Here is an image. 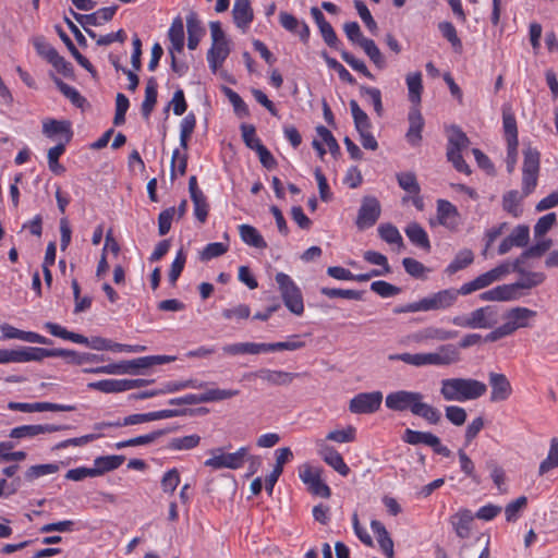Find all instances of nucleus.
Segmentation results:
<instances>
[{
    "label": "nucleus",
    "instance_id": "obj_1",
    "mask_svg": "<svg viewBox=\"0 0 558 558\" xmlns=\"http://www.w3.org/2000/svg\"><path fill=\"white\" fill-rule=\"evenodd\" d=\"M386 407L396 412L410 411L429 424H437L441 418L438 409L424 402V396L418 391L397 390L389 392L385 398Z\"/></svg>",
    "mask_w": 558,
    "mask_h": 558
},
{
    "label": "nucleus",
    "instance_id": "obj_2",
    "mask_svg": "<svg viewBox=\"0 0 558 558\" xmlns=\"http://www.w3.org/2000/svg\"><path fill=\"white\" fill-rule=\"evenodd\" d=\"M389 361H401L414 367H447L457 364L461 360L459 348L447 343L438 345L430 352L396 353L388 355Z\"/></svg>",
    "mask_w": 558,
    "mask_h": 558
},
{
    "label": "nucleus",
    "instance_id": "obj_3",
    "mask_svg": "<svg viewBox=\"0 0 558 558\" xmlns=\"http://www.w3.org/2000/svg\"><path fill=\"white\" fill-rule=\"evenodd\" d=\"M439 391L446 401L466 402L483 397L487 386L477 379L453 377L442 379Z\"/></svg>",
    "mask_w": 558,
    "mask_h": 558
},
{
    "label": "nucleus",
    "instance_id": "obj_4",
    "mask_svg": "<svg viewBox=\"0 0 558 558\" xmlns=\"http://www.w3.org/2000/svg\"><path fill=\"white\" fill-rule=\"evenodd\" d=\"M304 347V342L299 339V336H292L287 341L274 343H256V342H238L226 344L222 350L229 355H243V354H260L277 351H295Z\"/></svg>",
    "mask_w": 558,
    "mask_h": 558
},
{
    "label": "nucleus",
    "instance_id": "obj_5",
    "mask_svg": "<svg viewBox=\"0 0 558 558\" xmlns=\"http://www.w3.org/2000/svg\"><path fill=\"white\" fill-rule=\"evenodd\" d=\"M211 47L207 52L209 69L216 73L231 52L230 40L218 21L210 22Z\"/></svg>",
    "mask_w": 558,
    "mask_h": 558
},
{
    "label": "nucleus",
    "instance_id": "obj_6",
    "mask_svg": "<svg viewBox=\"0 0 558 558\" xmlns=\"http://www.w3.org/2000/svg\"><path fill=\"white\" fill-rule=\"evenodd\" d=\"M451 323L461 328L489 329L498 323V310L493 305L482 306L469 314L454 316Z\"/></svg>",
    "mask_w": 558,
    "mask_h": 558
},
{
    "label": "nucleus",
    "instance_id": "obj_7",
    "mask_svg": "<svg viewBox=\"0 0 558 558\" xmlns=\"http://www.w3.org/2000/svg\"><path fill=\"white\" fill-rule=\"evenodd\" d=\"M275 280L284 306L296 316L303 315V294L295 281L284 272H277Z\"/></svg>",
    "mask_w": 558,
    "mask_h": 558
},
{
    "label": "nucleus",
    "instance_id": "obj_8",
    "mask_svg": "<svg viewBox=\"0 0 558 558\" xmlns=\"http://www.w3.org/2000/svg\"><path fill=\"white\" fill-rule=\"evenodd\" d=\"M247 448L241 447L235 452L227 453L221 448L211 450V457L208 458L204 464L213 470L220 469H240L247 457Z\"/></svg>",
    "mask_w": 558,
    "mask_h": 558
},
{
    "label": "nucleus",
    "instance_id": "obj_9",
    "mask_svg": "<svg viewBox=\"0 0 558 558\" xmlns=\"http://www.w3.org/2000/svg\"><path fill=\"white\" fill-rule=\"evenodd\" d=\"M502 128L505 138L507 142V171L512 173L515 169L518 161V129L517 121L512 113L504 112L502 114Z\"/></svg>",
    "mask_w": 558,
    "mask_h": 558
},
{
    "label": "nucleus",
    "instance_id": "obj_10",
    "mask_svg": "<svg viewBox=\"0 0 558 558\" xmlns=\"http://www.w3.org/2000/svg\"><path fill=\"white\" fill-rule=\"evenodd\" d=\"M539 171V153L532 147L524 149V161L522 168V193L530 195L537 185Z\"/></svg>",
    "mask_w": 558,
    "mask_h": 558
},
{
    "label": "nucleus",
    "instance_id": "obj_11",
    "mask_svg": "<svg viewBox=\"0 0 558 558\" xmlns=\"http://www.w3.org/2000/svg\"><path fill=\"white\" fill-rule=\"evenodd\" d=\"M509 272V265L501 264L484 274H481L471 281L463 283L459 288L461 295H468L475 291L489 287L494 282L501 280Z\"/></svg>",
    "mask_w": 558,
    "mask_h": 558
},
{
    "label": "nucleus",
    "instance_id": "obj_12",
    "mask_svg": "<svg viewBox=\"0 0 558 558\" xmlns=\"http://www.w3.org/2000/svg\"><path fill=\"white\" fill-rule=\"evenodd\" d=\"M299 477L312 494L324 498L330 496V488L322 478V469L304 463L299 468Z\"/></svg>",
    "mask_w": 558,
    "mask_h": 558
},
{
    "label": "nucleus",
    "instance_id": "obj_13",
    "mask_svg": "<svg viewBox=\"0 0 558 558\" xmlns=\"http://www.w3.org/2000/svg\"><path fill=\"white\" fill-rule=\"evenodd\" d=\"M429 223L432 227L437 223L451 232H456L462 223V218L453 204L446 199H438L436 218L435 220L430 219Z\"/></svg>",
    "mask_w": 558,
    "mask_h": 558
},
{
    "label": "nucleus",
    "instance_id": "obj_14",
    "mask_svg": "<svg viewBox=\"0 0 558 558\" xmlns=\"http://www.w3.org/2000/svg\"><path fill=\"white\" fill-rule=\"evenodd\" d=\"M381 391L360 392L349 402V411L353 414H373L380 409L383 403Z\"/></svg>",
    "mask_w": 558,
    "mask_h": 558
},
{
    "label": "nucleus",
    "instance_id": "obj_15",
    "mask_svg": "<svg viewBox=\"0 0 558 558\" xmlns=\"http://www.w3.org/2000/svg\"><path fill=\"white\" fill-rule=\"evenodd\" d=\"M537 316V313L531 308L524 306H515L508 310L504 314L505 326L509 333H514L518 329L529 328L532 326V322Z\"/></svg>",
    "mask_w": 558,
    "mask_h": 558
},
{
    "label": "nucleus",
    "instance_id": "obj_16",
    "mask_svg": "<svg viewBox=\"0 0 558 558\" xmlns=\"http://www.w3.org/2000/svg\"><path fill=\"white\" fill-rule=\"evenodd\" d=\"M381 213L380 204L374 196H366L362 201L356 217V227L360 230H365L373 227L378 220Z\"/></svg>",
    "mask_w": 558,
    "mask_h": 558
},
{
    "label": "nucleus",
    "instance_id": "obj_17",
    "mask_svg": "<svg viewBox=\"0 0 558 558\" xmlns=\"http://www.w3.org/2000/svg\"><path fill=\"white\" fill-rule=\"evenodd\" d=\"M318 456L324 460L326 464L332 468L342 476H347L350 473V468L344 462L342 456L324 439L315 440Z\"/></svg>",
    "mask_w": 558,
    "mask_h": 558
},
{
    "label": "nucleus",
    "instance_id": "obj_18",
    "mask_svg": "<svg viewBox=\"0 0 558 558\" xmlns=\"http://www.w3.org/2000/svg\"><path fill=\"white\" fill-rule=\"evenodd\" d=\"M459 295V289H445L423 298L424 312L447 310L457 302Z\"/></svg>",
    "mask_w": 558,
    "mask_h": 558
},
{
    "label": "nucleus",
    "instance_id": "obj_19",
    "mask_svg": "<svg viewBox=\"0 0 558 558\" xmlns=\"http://www.w3.org/2000/svg\"><path fill=\"white\" fill-rule=\"evenodd\" d=\"M117 11V7H106V8H101L99 10H97L96 12H93L90 14H78V13H73L74 15V19L76 20V22H78L82 27L86 31V33L90 36V37H95V33H93L89 27L90 26H99V25H102L104 23L110 21L114 13Z\"/></svg>",
    "mask_w": 558,
    "mask_h": 558
},
{
    "label": "nucleus",
    "instance_id": "obj_20",
    "mask_svg": "<svg viewBox=\"0 0 558 558\" xmlns=\"http://www.w3.org/2000/svg\"><path fill=\"white\" fill-rule=\"evenodd\" d=\"M530 241V228L526 225H518L501 241L498 246V254L505 255L512 247H524Z\"/></svg>",
    "mask_w": 558,
    "mask_h": 558
},
{
    "label": "nucleus",
    "instance_id": "obj_21",
    "mask_svg": "<svg viewBox=\"0 0 558 558\" xmlns=\"http://www.w3.org/2000/svg\"><path fill=\"white\" fill-rule=\"evenodd\" d=\"M490 386L492 402H502L510 398L512 395V386L506 375L501 373H489L488 375Z\"/></svg>",
    "mask_w": 558,
    "mask_h": 558
},
{
    "label": "nucleus",
    "instance_id": "obj_22",
    "mask_svg": "<svg viewBox=\"0 0 558 558\" xmlns=\"http://www.w3.org/2000/svg\"><path fill=\"white\" fill-rule=\"evenodd\" d=\"M8 409H10L12 411H20V412H25V413L45 412V411L70 412V411L74 410V407L68 405V404L51 403V402L27 403V402L11 401L8 403Z\"/></svg>",
    "mask_w": 558,
    "mask_h": 558
},
{
    "label": "nucleus",
    "instance_id": "obj_23",
    "mask_svg": "<svg viewBox=\"0 0 558 558\" xmlns=\"http://www.w3.org/2000/svg\"><path fill=\"white\" fill-rule=\"evenodd\" d=\"M56 354L61 352L39 347H23L13 350V363L39 362L46 357H54Z\"/></svg>",
    "mask_w": 558,
    "mask_h": 558
},
{
    "label": "nucleus",
    "instance_id": "obj_24",
    "mask_svg": "<svg viewBox=\"0 0 558 558\" xmlns=\"http://www.w3.org/2000/svg\"><path fill=\"white\" fill-rule=\"evenodd\" d=\"M64 428V426L53 424L22 425L12 428L9 436L14 439L35 438L39 435L59 432Z\"/></svg>",
    "mask_w": 558,
    "mask_h": 558
},
{
    "label": "nucleus",
    "instance_id": "obj_25",
    "mask_svg": "<svg viewBox=\"0 0 558 558\" xmlns=\"http://www.w3.org/2000/svg\"><path fill=\"white\" fill-rule=\"evenodd\" d=\"M0 331L2 339L10 340V339H17L21 341L29 342V343H38V344H49L50 340L37 332L34 331H24L21 329L15 328L12 325L9 324H2L0 325Z\"/></svg>",
    "mask_w": 558,
    "mask_h": 558
},
{
    "label": "nucleus",
    "instance_id": "obj_26",
    "mask_svg": "<svg viewBox=\"0 0 558 558\" xmlns=\"http://www.w3.org/2000/svg\"><path fill=\"white\" fill-rule=\"evenodd\" d=\"M458 336L456 330H448L441 327L428 326L413 333L412 339L417 343L427 341H447Z\"/></svg>",
    "mask_w": 558,
    "mask_h": 558
},
{
    "label": "nucleus",
    "instance_id": "obj_27",
    "mask_svg": "<svg viewBox=\"0 0 558 558\" xmlns=\"http://www.w3.org/2000/svg\"><path fill=\"white\" fill-rule=\"evenodd\" d=\"M232 17L236 27L242 33H246L254 19L250 0H235L232 9Z\"/></svg>",
    "mask_w": 558,
    "mask_h": 558
},
{
    "label": "nucleus",
    "instance_id": "obj_28",
    "mask_svg": "<svg viewBox=\"0 0 558 558\" xmlns=\"http://www.w3.org/2000/svg\"><path fill=\"white\" fill-rule=\"evenodd\" d=\"M175 356L171 355H148L126 361L129 374L136 375L141 369L150 368L155 365H161L173 362Z\"/></svg>",
    "mask_w": 558,
    "mask_h": 558
},
{
    "label": "nucleus",
    "instance_id": "obj_29",
    "mask_svg": "<svg viewBox=\"0 0 558 558\" xmlns=\"http://www.w3.org/2000/svg\"><path fill=\"white\" fill-rule=\"evenodd\" d=\"M43 133L52 140H63L64 144L70 142L72 136L71 125L69 122L53 119L44 121Z\"/></svg>",
    "mask_w": 558,
    "mask_h": 558
},
{
    "label": "nucleus",
    "instance_id": "obj_30",
    "mask_svg": "<svg viewBox=\"0 0 558 558\" xmlns=\"http://www.w3.org/2000/svg\"><path fill=\"white\" fill-rule=\"evenodd\" d=\"M408 120L409 130L405 134V137L412 146H416L422 140V130L424 128V119L418 107H412L410 109Z\"/></svg>",
    "mask_w": 558,
    "mask_h": 558
},
{
    "label": "nucleus",
    "instance_id": "obj_31",
    "mask_svg": "<svg viewBox=\"0 0 558 558\" xmlns=\"http://www.w3.org/2000/svg\"><path fill=\"white\" fill-rule=\"evenodd\" d=\"M473 520L474 514L471 510L460 509L450 518V523L460 538H468L471 535Z\"/></svg>",
    "mask_w": 558,
    "mask_h": 558
},
{
    "label": "nucleus",
    "instance_id": "obj_32",
    "mask_svg": "<svg viewBox=\"0 0 558 558\" xmlns=\"http://www.w3.org/2000/svg\"><path fill=\"white\" fill-rule=\"evenodd\" d=\"M363 258L372 265L379 266V268L373 269L367 274H362V276H367L368 280L373 277H381L391 272V267L384 254L376 251H366L363 254Z\"/></svg>",
    "mask_w": 558,
    "mask_h": 558
},
{
    "label": "nucleus",
    "instance_id": "obj_33",
    "mask_svg": "<svg viewBox=\"0 0 558 558\" xmlns=\"http://www.w3.org/2000/svg\"><path fill=\"white\" fill-rule=\"evenodd\" d=\"M262 380L274 385V386H287L292 383L295 375L284 371H274L268 368H262L254 374Z\"/></svg>",
    "mask_w": 558,
    "mask_h": 558
},
{
    "label": "nucleus",
    "instance_id": "obj_34",
    "mask_svg": "<svg viewBox=\"0 0 558 558\" xmlns=\"http://www.w3.org/2000/svg\"><path fill=\"white\" fill-rule=\"evenodd\" d=\"M545 275L543 272H526L522 276L520 280L514 283H509L508 286L513 288L512 294L515 295V300H519L521 296V289H532L539 284H542L545 280Z\"/></svg>",
    "mask_w": 558,
    "mask_h": 558
},
{
    "label": "nucleus",
    "instance_id": "obj_35",
    "mask_svg": "<svg viewBox=\"0 0 558 558\" xmlns=\"http://www.w3.org/2000/svg\"><path fill=\"white\" fill-rule=\"evenodd\" d=\"M409 100L412 107H418L422 98L423 83L421 72H412L405 76Z\"/></svg>",
    "mask_w": 558,
    "mask_h": 558
},
{
    "label": "nucleus",
    "instance_id": "obj_36",
    "mask_svg": "<svg viewBox=\"0 0 558 558\" xmlns=\"http://www.w3.org/2000/svg\"><path fill=\"white\" fill-rule=\"evenodd\" d=\"M239 233L241 240L248 246L264 250L267 247V243L264 240L263 235L258 232L256 228L250 225H241L239 226Z\"/></svg>",
    "mask_w": 558,
    "mask_h": 558
},
{
    "label": "nucleus",
    "instance_id": "obj_37",
    "mask_svg": "<svg viewBox=\"0 0 558 558\" xmlns=\"http://www.w3.org/2000/svg\"><path fill=\"white\" fill-rule=\"evenodd\" d=\"M168 36L171 43L170 53L181 52L184 47V25L181 17H177L172 21Z\"/></svg>",
    "mask_w": 558,
    "mask_h": 558
},
{
    "label": "nucleus",
    "instance_id": "obj_38",
    "mask_svg": "<svg viewBox=\"0 0 558 558\" xmlns=\"http://www.w3.org/2000/svg\"><path fill=\"white\" fill-rule=\"evenodd\" d=\"M404 232L409 240L416 246L428 251L430 248V242L427 232L416 222H411L404 229Z\"/></svg>",
    "mask_w": 558,
    "mask_h": 558
},
{
    "label": "nucleus",
    "instance_id": "obj_39",
    "mask_svg": "<svg viewBox=\"0 0 558 558\" xmlns=\"http://www.w3.org/2000/svg\"><path fill=\"white\" fill-rule=\"evenodd\" d=\"M512 289L508 284L497 286L488 291H485L480 294V299L482 301H490V302H507V301H515V295L512 294Z\"/></svg>",
    "mask_w": 558,
    "mask_h": 558
},
{
    "label": "nucleus",
    "instance_id": "obj_40",
    "mask_svg": "<svg viewBox=\"0 0 558 558\" xmlns=\"http://www.w3.org/2000/svg\"><path fill=\"white\" fill-rule=\"evenodd\" d=\"M524 197H525V195L523 193L520 194L515 190H511V191L507 192L502 196L504 210L515 218L520 217L522 214L521 203Z\"/></svg>",
    "mask_w": 558,
    "mask_h": 558
},
{
    "label": "nucleus",
    "instance_id": "obj_41",
    "mask_svg": "<svg viewBox=\"0 0 558 558\" xmlns=\"http://www.w3.org/2000/svg\"><path fill=\"white\" fill-rule=\"evenodd\" d=\"M124 462L123 456H104L98 457L94 461L95 475H101L106 472L118 469Z\"/></svg>",
    "mask_w": 558,
    "mask_h": 558
},
{
    "label": "nucleus",
    "instance_id": "obj_42",
    "mask_svg": "<svg viewBox=\"0 0 558 558\" xmlns=\"http://www.w3.org/2000/svg\"><path fill=\"white\" fill-rule=\"evenodd\" d=\"M187 28V47L191 50L197 48L201 39L205 34V29L201 25V22L194 16L190 15L186 20Z\"/></svg>",
    "mask_w": 558,
    "mask_h": 558
},
{
    "label": "nucleus",
    "instance_id": "obj_43",
    "mask_svg": "<svg viewBox=\"0 0 558 558\" xmlns=\"http://www.w3.org/2000/svg\"><path fill=\"white\" fill-rule=\"evenodd\" d=\"M53 351H59L61 354H56L54 357H65L70 363L82 365L87 362H98L105 361L104 356H99L90 353H77L72 350L65 349H53Z\"/></svg>",
    "mask_w": 558,
    "mask_h": 558
},
{
    "label": "nucleus",
    "instance_id": "obj_44",
    "mask_svg": "<svg viewBox=\"0 0 558 558\" xmlns=\"http://www.w3.org/2000/svg\"><path fill=\"white\" fill-rule=\"evenodd\" d=\"M474 260V254L470 248L460 250L451 263L447 266L446 272L448 275H453L457 271L466 268Z\"/></svg>",
    "mask_w": 558,
    "mask_h": 558
},
{
    "label": "nucleus",
    "instance_id": "obj_45",
    "mask_svg": "<svg viewBox=\"0 0 558 558\" xmlns=\"http://www.w3.org/2000/svg\"><path fill=\"white\" fill-rule=\"evenodd\" d=\"M90 390H97L104 393L124 392V379H102L87 384Z\"/></svg>",
    "mask_w": 558,
    "mask_h": 558
},
{
    "label": "nucleus",
    "instance_id": "obj_46",
    "mask_svg": "<svg viewBox=\"0 0 558 558\" xmlns=\"http://www.w3.org/2000/svg\"><path fill=\"white\" fill-rule=\"evenodd\" d=\"M403 440L410 445H438V437L428 432H418L413 429H405Z\"/></svg>",
    "mask_w": 558,
    "mask_h": 558
},
{
    "label": "nucleus",
    "instance_id": "obj_47",
    "mask_svg": "<svg viewBox=\"0 0 558 558\" xmlns=\"http://www.w3.org/2000/svg\"><path fill=\"white\" fill-rule=\"evenodd\" d=\"M157 101V82L154 77H150L147 81L146 88H145V98L142 104V113L143 116L148 119L155 104Z\"/></svg>",
    "mask_w": 558,
    "mask_h": 558
},
{
    "label": "nucleus",
    "instance_id": "obj_48",
    "mask_svg": "<svg viewBox=\"0 0 558 558\" xmlns=\"http://www.w3.org/2000/svg\"><path fill=\"white\" fill-rule=\"evenodd\" d=\"M201 442V436L197 434L174 437L170 439L168 448L170 450H191L196 448Z\"/></svg>",
    "mask_w": 558,
    "mask_h": 558
},
{
    "label": "nucleus",
    "instance_id": "obj_49",
    "mask_svg": "<svg viewBox=\"0 0 558 558\" xmlns=\"http://www.w3.org/2000/svg\"><path fill=\"white\" fill-rule=\"evenodd\" d=\"M377 230L380 239L388 244H397L399 247L403 246L402 235L393 225L381 223Z\"/></svg>",
    "mask_w": 558,
    "mask_h": 558
},
{
    "label": "nucleus",
    "instance_id": "obj_50",
    "mask_svg": "<svg viewBox=\"0 0 558 558\" xmlns=\"http://www.w3.org/2000/svg\"><path fill=\"white\" fill-rule=\"evenodd\" d=\"M360 47L378 69H384L386 66L385 57L373 39L367 38L366 40H363Z\"/></svg>",
    "mask_w": 558,
    "mask_h": 558
},
{
    "label": "nucleus",
    "instance_id": "obj_51",
    "mask_svg": "<svg viewBox=\"0 0 558 558\" xmlns=\"http://www.w3.org/2000/svg\"><path fill=\"white\" fill-rule=\"evenodd\" d=\"M196 125V118L194 113H187L180 123V145L184 149L187 148V143L194 132Z\"/></svg>",
    "mask_w": 558,
    "mask_h": 558
},
{
    "label": "nucleus",
    "instance_id": "obj_52",
    "mask_svg": "<svg viewBox=\"0 0 558 558\" xmlns=\"http://www.w3.org/2000/svg\"><path fill=\"white\" fill-rule=\"evenodd\" d=\"M350 109L356 131L364 132L371 129L368 116L362 110L355 100L350 101Z\"/></svg>",
    "mask_w": 558,
    "mask_h": 558
},
{
    "label": "nucleus",
    "instance_id": "obj_53",
    "mask_svg": "<svg viewBox=\"0 0 558 558\" xmlns=\"http://www.w3.org/2000/svg\"><path fill=\"white\" fill-rule=\"evenodd\" d=\"M327 274L337 280H345V281H359L364 282L368 280L367 276H362V274L354 275L350 270L340 267V266H331L328 267Z\"/></svg>",
    "mask_w": 558,
    "mask_h": 558
},
{
    "label": "nucleus",
    "instance_id": "obj_54",
    "mask_svg": "<svg viewBox=\"0 0 558 558\" xmlns=\"http://www.w3.org/2000/svg\"><path fill=\"white\" fill-rule=\"evenodd\" d=\"M356 429L355 427L349 425L343 429H335L330 430L326 436V441H335L338 444H347L355 440Z\"/></svg>",
    "mask_w": 558,
    "mask_h": 558
},
{
    "label": "nucleus",
    "instance_id": "obj_55",
    "mask_svg": "<svg viewBox=\"0 0 558 558\" xmlns=\"http://www.w3.org/2000/svg\"><path fill=\"white\" fill-rule=\"evenodd\" d=\"M558 466V439L553 438L550 441L549 451L547 458L541 462L538 472L544 475L549 470Z\"/></svg>",
    "mask_w": 558,
    "mask_h": 558
},
{
    "label": "nucleus",
    "instance_id": "obj_56",
    "mask_svg": "<svg viewBox=\"0 0 558 558\" xmlns=\"http://www.w3.org/2000/svg\"><path fill=\"white\" fill-rule=\"evenodd\" d=\"M397 181L399 186L408 192L409 194L417 196L420 193V185L416 177L412 172H401L397 174Z\"/></svg>",
    "mask_w": 558,
    "mask_h": 558
},
{
    "label": "nucleus",
    "instance_id": "obj_57",
    "mask_svg": "<svg viewBox=\"0 0 558 558\" xmlns=\"http://www.w3.org/2000/svg\"><path fill=\"white\" fill-rule=\"evenodd\" d=\"M53 82L58 86L59 90L76 107H82L85 99L81 96L78 90L58 77H53Z\"/></svg>",
    "mask_w": 558,
    "mask_h": 558
},
{
    "label": "nucleus",
    "instance_id": "obj_58",
    "mask_svg": "<svg viewBox=\"0 0 558 558\" xmlns=\"http://www.w3.org/2000/svg\"><path fill=\"white\" fill-rule=\"evenodd\" d=\"M322 57L324 58L327 66L329 69L335 70L338 73L339 78L341 81L347 82L349 84L355 83V80L351 75V73L340 62H338L335 58L329 57L327 54V52H325V51L322 52Z\"/></svg>",
    "mask_w": 558,
    "mask_h": 558
},
{
    "label": "nucleus",
    "instance_id": "obj_59",
    "mask_svg": "<svg viewBox=\"0 0 558 558\" xmlns=\"http://www.w3.org/2000/svg\"><path fill=\"white\" fill-rule=\"evenodd\" d=\"M239 395V390L211 388L204 392L205 403L219 402L231 399Z\"/></svg>",
    "mask_w": 558,
    "mask_h": 558
},
{
    "label": "nucleus",
    "instance_id": "obj_60",
    "mask_svg": "<svg viewBox=\"0 0 558 558\" xmlns=\"http://www.w3.org/2000/svg\"><path fill=\"white\" fill-rule=\"evenodd\" d=\"M438 29L456 50H461L462 43L461 39L458 37L456 27L453 26L452 23L440 22L438 24Z\"/></svg>",
    "mask_w": 558,
    "mask_h": 558
},
{
    "label": "nucleus",
    "instance_id": "obj_61",
    "mask_svg": "<svg viewBox=\"0 0 558 558\" xmlns=\"http://www.w3.org/2000/svg\"><path fill=\"white\" fill-rule=\"evenodd\" d=\"M354 8L356 9L359 16L361 17L365 26L369 29V32L376 34L378 31V26L376 21L373 19L371 11L366 7V4L361 0H355Z\"/></svg>",
    "mask_w": 558,
    "mask_h": 558
},
{
    "label": "nucleus",
    "instance_id": "obj_62",
    "mask_svg": "<svg viewBox=\"0 0 558 558\" xmlns=\"http://www.w3.org/2000/svg\"><path fill=\"white\" fill-rule=\"evenodd\" d=\"M65 151V144L59 143L48 150V166L49 169L54 173L63 172L64 168L59 163L60 156Z\"/></svg>",
    "mask_w": 558,
    "mask_h": 558
},
{
    "label": "nucleus",
    "instance_id": "obj_63",
    "mask_svg": "<svg viewBox=\"0 0 558 558\" xmlns=\"http://www.w3.org/2000/svg\"><path fill=\"white\" fill-rule=\"evenodd\" d=\"M180 473L173 468L168 470L161 478V489L166 494H173L180 484Z\"/></svg>",
    "mask_w": 558,
    "mask_h": 558
},
{
    "label": "nucleus",
    "instance_id": "obj_64",
    "mask_svg": "<svg viewBox=\"0 0 558 558\" xmlns=\"http://www.w3.org/2000/svg\"><path fill=\"white\" fill-rule=\"evenodd\" d=\"M222 317L228 320H242L251 315V308L246 304H238L222 311Z\"/></svg>",
    "mask_w": 558,
    "mask_h": 558
}]
</instances>
